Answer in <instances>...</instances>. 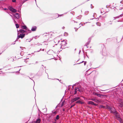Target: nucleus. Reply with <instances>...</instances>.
Masks as SVG:
<instances>
[{
	"label": "nucleus",
	"mask_w": 123,
	"mask_h": 123,
	"mask_svg": "<svg viewBox=\"0 0 123 123\" xmlns=\"http://www.w3.org/2000/svg\"><path fill=\"white\" fill-rule=\"evenodd\" d=\"M61 43L60 44L61 46L60 47L62 49L64 48V46H65L67 44L66 41L65 40L61 41Z\"/></svg>",
	"instance_id": "nucleus-1"
},
{
	"label": "nucleus",
	"mask_w": 123,
	"mask_h": 123,
	"mask_svg": "<svg viewBox=\"0 0 123 123\" xmlns=\"http://www.w3.org/2000/svg\"><path fill=\"white\" fill-rule=\"evenodd\" d=\"M9 8L10 10L12 12L15 13L17 12V10L13 8L11 6H9Z\"/></svg>",
	"instance_id": "nucleus-2"
},
{
	"label": "nucleus",
	"mask_w": 123,
	"mask_h": 123,
	"mask_svg": "<svg viewBox=\"0 0 123 123\" xmlns=\"http://www.w3.org/2000/svg\"><path fill=\"white\" fill-rule=\"evenodd\" d=\"M110 111L111 113H113L114 115H116L117 114V112L116 111L114 108L113 109L112 108L111 111Z\"/></svg>",
	"instance_id": "nucleus-3"
},
{
	"label": "nucleus",
	"mask_w": 123,
	"mask_h": 123,
	"mask_svg": "<svg viewBox=\"0 0 123 123\" xmlns=\"http://www.w3.org/2000/svg\"><path fill=\"white\" fill-rule=\"evenodd\" d=\"M75 98L72 99V100H71V101L72 102H74L76 101H77L80 99V97H76L75 96H74Z\"/></svg>",
	"instance_id": "nucleus-4"
},
{
	"label": "nucleus",
	"mask_w": 123,
	"mask_h": 123,
	"mask_svg": "<svg viewBox=\"0 0 123 123\" xmlns=\"http://www.w3.org/2000/svg\"><path fill=\"white\" fill-rule=\"evenodd\" d=\"M87 104L89 105L91 104L95 106H97V104H95L92 101H88Z\"/></svg>",
	"instance_id": "nucleus-5"
},
{
	"label": "nucleus",
	"mask_w": 123,
	"mask_h": 123,
	"mask_svg": "<svg viewBox=\"0 0 123 123\" xmlns=\"http://www.w3.org/2000/svg\"><path fill=\"white\" fill-rule=\"evenodd\" d=\"M25 35L24 34H20L18 36L17 38V39H18L19 38H23L24 37Z\"/></svg>",
	"instance_id": "nucleus-6"
},
{
	"label": "nucleus",
	"mask_w": 123,
	"mask_h": 123,
	"mask_svg": "<svg viewBox=\"0 0 123 123\" xmlns=\"http://www.w3.org/2000/svg\"><path fill=\"white\" fill-rule=\"evenodd\" d=\"M53 37V36L52 35V34H51V33H49V35H48V37L47 38L48 39H47V40L48 41L49 40V39H51V38H52Z\"/></svg>",
	"instance_id": "nucleus-7"
},
{
	"label": "nucleus",
	"mask_w": 123,
	"mask_h": 123,
	"mask_svg": "<svg viewBox=\"0 0 123 123\" xmlns=\"http://www.w3.org/2000/svg\"><path fill=\"white\" fill-rule=\"evenodd\" d=\"M22 28L24 29H25L27 31H28L29 33H30L31 32V30H28V29L25 26H22Z\"/></svg>",
	"instance_id": "nucleus-8"
},
{
	"label": "nucleus",
	"mask_w": 123,
	"mask_h": 123,
	"mask_svg": "<svg viewBox=\"0 0 123 123\" xmlns=\"http://www.w3.org/2000/svg\"><path fill=\"white\" fill-rule=\"evenodd\" d=\"M54 42L56 43H58L60 42V41L58 39V38H55L54 40Z\"/></svg>",
	"instance_id": "nucleus-9"
},
{
	"label": "nucleus",
	"mask_w": 123,
	"mask_h": 123,
	"mask_svg": "<svg viewBox=\"0 0 123 123\" xmlns=\"http://www.w3.org/2000/svg\"><path fill=\"white\" fill-rule=\"evenodd\" d=\"M14 16L17 19H18L19 18V14L18 13H15L14 14Z\"/></svg>",
	"instance_id": "nucleus-10"
},
{
	"label": "nucleus",
	"mask_w": 123,
	"mask_h": 123,
	"mask_svg": "<svg viewBox=\"0 0 123 123\" xmlns=\"http://www.w3.org/2000/svg\"><path fill=\"white\" fill-rule=\"evenodd\" d=\"M80 90L79 88L78 87H76L75 89V92L74 94H75L77 93V91H79Z\"/></svg>",
	"instance_id": "nucleus-11"
},
{
	"label": "nucleus",
	"mask_w": 123,
	"mask_h": 123,
	"mask_svg": "<svg viewBox=\"0 0 123 123\" xmlns=\"http://www.w3.org/2000/svg\"><path fill=\"white\" fill-rule=\"evenodd\" d=\"M49 33H44L43 34V35L44 37H48V35H49Z\"/></svg>",
	"instance_id": "nucleus-12"
},
{
	"label": "nucleus",
	"mask_w": 123,
	"mask_h": 123,
	"mask_svg": "<svg viewBox=\"0 0 123 123\" xmlns=\"http://www.w3.org/2000/svg\"><path fill=\"white\" fill-rule=\"evenodd\" d=\"M36 29V27L35 26L32 27L31 29V31H35Z\"/></svg>",
	"instance_id": "nucleus-13"
},
{
	"label": "nucleus",
	"mask_w": 123,
	"mask_h": 123,
	"mask_svg": "<svg viewBox=\"0 0 123 123\" xmlns=\"http://www.w3.org/2000/svg\"><path fill=\"white\" fill-rule=\"evenodd\" d=\"M123 14V13L122 14L120 15V16H117L115 17H114V19L115 20L116 18H119L120 17H122V15Z\"/></svg>",
	"instance_id": "nucleus-14"
},
{
	"label": "nucleus",
	"mask_w": 123,
	"mask_h": 123,
	"mask_svg": "<svg viewBox=\"0 0 123 123\" xmlns=\"http://www.w3.org/2000/svg\"><path fill=\"white\" fill-rule=\"evenodd\" d=\"M40 119L38 118L37 119L35 122V123H40Z\"/></svg>",
	"instance_id": "nucleus-15"
},
{
	"label": "nucleus",
	"mask_w": 123,
	"mask_h": 123,
	"mask_svg": "<svg viewBox=\"0 0 123 123\" xmlns=\"http://www.w3.org/2000/svg\"><path fill=\"white\" fill-rule=\"evenodd\" d=\"M64 102L65 101H63L61 105H58L60 107H61L62 106H63V105H64Z\"/></svg>",
	"instance_id": "nucleus-16"
},
{
	"label": "nucleus",
	"mask_w": 123,
	"mask_h": 123,
	"mask_svg": "<svg viewBox=\"0 0 123 123\" xmlns=\"http://www.w3.org/2000/svg\"><path fill=\"white\" fill-rule=\"evenodd\" d=\"M119 105V106L121 107H123V102L122 103H118Z\"/></svg>",
	"instance_id": "nucleus-17"
},
{
	"label": "nucleus",
	"mask_w": 123,
	"mask_h": 123,
	"mask_svg": "<svg viewBox=\"0 0 123 123\" xmlns=\"http://www.w3.org/2000/svg\"><path fill=\"white\" fill-rule=\"evenodd\" d=\"M76 103H79L81 104H83V102H81L80 100H78L76 102Z\"/></svg>",
	"instance_id": "nucleus-18"
},
{
	"label": "nucleus",
	"mask_w": 123,
	"mask_h": 123,
	"mask_svg": "<svg viewBox=\"0 0 123 123\" xmlns=\"http://www.w3.org/2000/svg\"><path fill=\"white\" fill-rule=\"evenodd\" d=\"M118 103H122L123 102V100L121 99H119L118 100Z\"/></svg>",
	"instance_id": "nucleus-19"
},
{
	"label": "nucleus",
	"mask_w": 123,
	"mask_h": 123,
	"mask_svg": "<svg viewBox=\"0 0 123 123\" xmlns=\"http://www.w3.org/2000/svg\"><path fill=\"white\" fill-rule=\"evenodd\" d=\"M99 108H105V107L103 105H101L99 106Z\"/></svg>",
	"instance_id": "nucleus-20"
},
{
	"label": "nucleus",
	"mask_w": 123,
	"mask_h": 123,
	"mask_svg": "<svg viewBox=\"0 0 123 123\" xmlns=\"http://www.w3.org/2000/svg\"><path fill=\"white\" fill-rule=\"evenodd\" d=\"M112 108L111 107L109 106H107V108L109 110V111H111L112 109Z\"/></svg>",
	"instance_id": "nucleus-21"
},
{
	"label": "nucleus",
	"mask_w": 123,
	"mask_h": 123,
	"mask_svg": "<svg viewBox=\"0 0 123 123\" xmlns=\"http://www.w3.org/2000/svg\"><path fill=\"white\" fill-rule=\"evenodd\" d=\"M116 117L117 118V119H118L119 118L121 120V118H120V117L118 115V113H117V114L116 115H115Z\"/></svg>",
	"instance_id": "nucleus-22"
},
{
	"label": "nucleus",
	"mask_w": 123,
	"mask_h": 123,
	"mask_svg": "<svg viewBox=\"0 0 123 123\" xmlns=\"http://www.w3.org/2000/svg\"><path fill=\"white\" fill-rule=\"evenodd\" d=\"M59 115H57L55 117L56 119L55 120V121H56V120H58L59 118Z\"/></svg>",
	"instance_id": "nucleus-23"
},
{
	"label": "nucleus",
	"mask_w": 123,
	"mask_h": 123,
	"mask_svg": "<svg viewBox=\"0 0 123 123\" xmlns=\"http://www.w3.org/2000/svg\"><path fill=\"white\" fill-rule=\"evenodd\" d=\"M104 95L102 94H99V97L101 98H103V97Z\"/></svg>",
	"instance_id": "nucleus-24"
},
{
	"label": "nucleus",
	"mask_w": 123,
	"mask_h": 123,
	"mask_svg": "<svg viewBox=\"0 0 123 123\" xmlns=\"http://www.w3.org/2000/svg\"><path fill=\"white\" fill-rule=\"evenodd\" d=\"M96 24L98 26H100L101 25V24L99 22H97Z\"/></svg>",
	"instance_id": "nucleus-25"
},
{
	"label": "nucleus",
	"mask_w": 123,
	"mask_h": 123,
	"mask_svg": "<svg viewBox=\"0 0 123 123\" xmlns=\"http://www.w3.org/2000/svg\"><path fill=\"white\" fill-rule=\"evenodd\" d=\"M20 32L22 33L25 32V31L22 30H20Z\"/></svg>",
	"instance_id": "nucleus-26"
},
{
	"label": "nucleus",
	"mask_w": 123,
	"mask_h": 123,
	"mask_svg": "<svg viewBox=\"0 0 123 123\" xmlns=\"http://www.w3.org/2000/svg\"><path fill=\"white\" fill-rule=\"evenodd\" d=\"M41 49H40V50H38V51H35L34 52H39V51H40L41 50ZM44 49H43L42 50V51H44Z\"/></svg>",
	"instance_id": "nucleus-27"
},
{
	"label": "nucleus",
	"mask_w": 123,
	"mask_h": 123,
	"mask_svg": "<svg viewBox=\"0 0 123 123\" xmlns=\"http://www.w3.org/2000/svg\"><path fill=\"white\" fill-rule=\"evenodd\" d=\"M95 102L97 103H98L100 102V101L98 99H96Z\"/></svg>",
	"instance_id": "nucleus-28"
},
{
	"label": "nucleus",
	"mask_w": 123,
	"mask_h": 123,
	"mask_svg": "<svg viewBox=\"0 0 123 123\" xmlns=\"http://www.w3.org/2000/svg\"><path fill=\"white\" fill-rule=\"evenodd\" d=\"M68 35V34L67 32H65L64 34V35L65 36H66Z\"/></svg>",
	"instance_id": "nucleus-29"
},
{
	"label": "nucleus",
	"mask_w": 123,
	"mask_h": 123,
	"mask_svg": "<svg viewBox=\"0 0 123 123\" xmlns=\"http://www.w3.org/2000/svg\"><path fill=\"white\" fill-rule=\"evenodd\" d=\"M81 16H80L79 17H77V18L78 19H80L81 18Z\"/></svg>",
	"instance_id": "nucleus-30"
},
{
	"label": "nucleus",
	"mask_w": 123,
	"mask_h": 123,
	"mask_svg": "<svg viewBox=\"0 0 123 123\" xmlns=\"http://www.w3.org/2000/svg\"><path fill=\"white\" fill-rule=\"evenodd\" d=\"M88 11H86L85 12V13L86 15H87V14L88 13Z\"/></svg>",
	"instance_id": "nucleus-31"
},
{
	"label": "nucleus",
	"mask_w": 123,
	"mask_h": 123,
	"mask_svg": "<svg viewBox=\"0 0 123 123\" xmlns=\"http://www.w3.org/2000/svg\"><path fill=\"white\" fill-rule=\"evenodd\" d=\"M16 26L17 28H18L19 27V25H18L17 24H16Z\"/></svg>",
	"instance_id": "nucleus-32"
},
{
	"label": "nucleus",
	"mask_w": 123,
	"mask_h": 123,
	"mask_svg": "<svg viewBox=\"0 0 123 123\" xmlns=\"http://www.w3.org/2000/svg\"><path fill=\"white\" fill-rule=\"evenodd\" d=\"M92 94L94 95H97V93H96V92H93L92 93Z\"/></svg>",
	"instance_id": "nucleus-33"
},
{
	"label": "nucleus",
	"mask_w": 123,
	"mask_h": 123,
	"mask_svg": "<svg viewBox=\"0 0 123 123\" xmlns=\"http://www.w3.org/2000/svg\"><path fill=\"white\" fill-rule=\"evenodd\" d=\"M27 1V0H23V1L22 2V4H23L25 2Z\"/></svg>",
	"instance_id": "nucleus-34"
},
{
	"label": "nucleus",
	"mask_w": 123,
	"mask_h": 123,
	"mask_svg": "<svg viewBox=\"0 0 123 123\" xmlns=\"http://www.w3.org/2000/svg\"><path fill=\"white\" fill-rule=\"evenodd\" d=\"M55 15L56 17V18H58L59 17V15L57 14H55Z\"/></svg>",
	"instance_id": "nucleus-35"
},
{
	"label": "nucleus",
	"mask_w": 123,
	"mask_h": 123,
	"mask_svg": "<svg viewBox=\"0 0 123 123\" xmlns=\"http://www.w3.org/2000/svg\"><path fill=\"white\" fill-rule=\"evenodd\" d=\"M90 42H88L87 43H86V46H87V45H88L89 44V43H90Z\"/></svg>",
	"instance_id": "nucleus-36"
},
{
	"label": "nucleus",
	"mask_w": 123,
	"mask_h": 123,
	"mask_svg": "<svg viewBox=\"0 0 123 123\" xmlns=\"http://www.w3.org/2000/svg\"><path fill=\"white\" fill-rule=\"evenodd\" d=\"M93 99H94V98H91V99H89V100L93 101Z\"/></svg>",
	"instance_id": "nucleus-37"
},
{
	"label": "nucleus",
	"mask_w": 123,
	"mask_h": 123,
	"mask_svg": "<svg viewBox=\"0 0 123 123\" xmlns=\"http://www.w3.org/2000/svg\"><path fill=\"white\" fill-rule=\"evenodd\" d=\"M75 105H72L70 107V108H72Z\"/></svg>",
	"instance_id": "nucleus-38"
},
{
	"label": "nucleus",
	"mask_w": 123,
	"mask_h": 123,
	"mask_svg": "<svg viewBox=\"0 0 123 123\" xmlns=\"http://www.w3.org/2000/svg\"><path fill=\"white\" fill-rule=\"evenodd\" d=\"M16 0H12V1L13 2H15Z\"/></svg>",
	"instance_id": "nucleus-39"
},
{
	"label": "nucleus",
	"mask_w": 123,
	"mask_h": 123,
	"mask_svg": "<svg viewBox=\"0 0 123 123\" xmlns=\"http://www.w3.org/2000/svg\"><path fill=\"white\" fill-rule=\"evenodd\" d=\"M91 8L92 9V8H93V7L92 6V4H91Z\"/></svg>",
	"instance_id": "nucleus-40"
},
{
	"label": "nucleus",
	"mask_w": 123,
	"mask_h": 123,
	"mask_svg": "<svg viewBox=\"0 0 123 123\" xmlns=\"http://www.w3.org/2000/svg\"><path fill=\"white\" fill-rule=\"evenodd\" d=\"M109 23L110 24H112V23L110 21V22H109Z\"/></svg>",
	"instance_id": "nucleus-41"
},
{
	"label": "nucleus",
	"mask_w": 123,
	"mask_h": 123,
	"mask_svg": "<svg viewBox=\"0 0 123 123\" xmlns=\"http://www.w3.org/2000/svg\"><path fill=\"white\" fill-rule=\"evenodd\" d=\"M99 94H98V93H97L96 95V96H97L98 97H99Z\"/></svg>",
	"instance_id": "nucleus-42"
},
{
	"label": "nucleus",
	"mask_w": 123,
	"mask_h": 123,
	"mask_svg": "<svg viewBox=\"0 0 123 123\" xmlns=\"http://www.w3.org/2000/svg\"><path fill=\"white\" fill-rule=\"evenodd\" d=\"M27 40H28V39H27V40H26V41H27V42H30L31 41V40H30L28 41H27Z\"/></svg>",
	"instance_id": "nucleus-43"
},
{
	"label": "nucleus",
	"mask_w": 123,
	"mask_h": 123,
	"mask_svg": "<svg viewBox=\"0 0 123 123\" xmlns=\"http://www.w3.org/2000/svg\"><path fill=\"white\" fill-rule=\"evenodd\" d=\"M96 99L94 98V99H93V101H94V102H95V101H96Z\"/></svg>",
	"instance_id": "nucleus-44"
},
{
	"label": "nucleus",
	"mask_w": 123,
	"mask_h": 123,
	"mask_svg": "<svg viewBox=\"0 0 123 123\" xmlns=\"http://www.w3.org/2000/svg\"><path fill=\"white\" fill-rule=\"evenodd\" d=\"M86 62H84V64L85 65H86Z\"/></svg>",
	"instance_id": "nucleus-45"
},
{
	"label": "nucleus",
	"mask_w": 123,
	"mask_h": 123,
	"mask_svg": "<svg viewBox=\"0 0 123 123\" xmlns=\"http://www.w3.org/2000/svg\"><path fill=\"white\" fill-rule=\"evenodd\" d=\"M74 29H75V31H77V30L78 29H77L76 30V28H75Z\"/></svg>",
	"instance_id": "nucleus-46"
},
{
	"label": "nucleus",
	"mask_w": 123,
	"mask_h": 123,
	"mask_svg": "<svg viewBox=\"0 0 123 123\" xmlns=\"http://www.w3.org/2000/svg\"><path fill=\"white\" fill-rule=\"evenodd\" d=\"M10 14V15L12 17V18H13V17H12V15H10V14Z\"/></svg>",
	"instance_id": "nucleus-47"
},
{
	"label": "nucleus",
	"mask_w": 123,
	"mask_h": 123,
	"mask_svg": "<svg viewBox=\"0 0 123 123\" xmlns=\"http://www.w3.org/2000/svg\"><path fill=\"white\" fill-rule=\"evenodd\" d=\"M18 11L19 12H20V11L19 10H18Z\"/></svg>",
	"instance_id": "nucleus-48"
},
{
	"label": "nucleus",
	"mask_w": 123,
	"mask_h": 123,
	"mask_svg": "<svg viewBox=\"0 0 123 123\" xmlns=\"http://www.w3.org/2000/svg\"><path fill=\"white\" fill-rule=\"evenodd\" d=\"M80 24L81 25H82V26H83V24H82L81 23H80L79 24L80 25Z\"/></svg>",
	"instance_id": "nucleus-49"
},
{
	"label": "nucleus",
	"mask_w": 123,
	"mask_h": 123,
	"mask_svg": "<svg viewBox=\"0 0 123 123\" xmlns=\"http://www.w3.org/2000/svg\"><path fill=\"white\" fill-rule=\"evenodd\" d=\"M65 28V27H63L62 28L63 29H64Z\"/></svg>",
	"instance_id": "nucleus-50"
},
{
	"label": "nucleus",
	"mask_w": 123,
	"mask_h": 123,
	"mask_svg": "<svg viewBox=\"0 0 123 123\" xmlns=\"http://www.w3.org/2000/svg\"><path fill=\"white\" fill-rule=\"evenodd\" d=\"M26 63H27L28 64H29V65L31 64V63H27V62H26Z\"/></svg>",
	"instance_id": "nucleus-51"
},
{
	"label": "nucleus",
	"mask_w": 123,
	"mask_h": 123,
	"mask_svg": "<svg viewBox=\"0 0 123 123\" xmlns=\"http://www.w3.org/2000/svg\"><path fill=\"white\" fill-rule=\"evenodd\" d=\"M81 50H79V54H80V53L81 52Z\"/></svg>",
	"instance_id": "nucleus-52"
},
{
	"label": "nucleus",
	"mask_w": 123,
	"mask_h": 123,
	"mask_svg": "<svg viewBox=\"0 0 123 123\" xmlns=\"http://www.w3.org/2000/svg\"><path fill=\"white\" fill-rule=\"evenodd\" d=\"M14 20V23H15L16 22V21H15V20Z\"/></svg>",
	"instance_id": "nucleus-53"
},
{
	"label": "nucleus",
	"mask_w": 123,
	"mask_h": 123,
	"mask_svg": "<svg viewBox=\"0 0 123 123\" xmlns=\"http://www.w3.org/2000/svg\"><path fill=\"white\" fill-rule=\"evenodd\" d=\"M84 62V61H82V62H81L80 63H79L78 64H80V63H82V62Z\"/></svg>",
	"instance_id": "nucleus-54"
},
{
	"label": "nucleus",
	"mask_w": 123,
	"mask_h": 123,
	"mask_svg": "<svg viewBox=\"0 0 123 123\" xmlns=\"http://www.w3.org/2000/svg\"><path fill=\"white\" fill-rule=\"evenodd\" d=\"M63 111H65V110L64 109H63Z\"/></svg>",
	"instance_id": "nucleus-55"
},
{
	"label": "nucleus",
	"mask_w": 123,
	"mask_h": 123,
	"mask_svg": "<svg viewBox=\"0 0 123 123\" xmlns=\"http://www.w3.org/2000/svg\"><path fill=\"white\" fill-rule=\"evenodd\" d=\"M4 9V10H6V8H5Z\"/></svg>",
	"instance_id": "nucleus-56"
},
{
	"label": "nucleus",
	"mask_w": 123,
	"mask_h": 123,
	"mask_svg": "<svg viewBox=\"0 0 123 123\" xmlns=\"http://www.w3.org/2000/svg\"><path fill=\"white\" fill-rule=\"evenodd\" d=\"M122 8H122L121 9H119V10H121V9H122Z\"/></svg>",
	"instance_id": "nucleus-57"
},
{
	"label": "nucleus",
	"mask_w": 123,
	"mask_h": 123,
	"mask_svg": "<svg viewBox=\"0 0 123 123\" xmlns=\"http://www.w3.org/2000/svg\"><path fill=\"white\" fill-rule=\"evenodd\" d=\"M53 123H56V122H53Z\"/></svg>",
	"instance_id": "nucleus-58"
},
{
	"label": "nucleus",
	"mask_w": 123,
	"mask_h": 123,
	"mask_svg": "<svg viewBox=\"0 0 123 123\" xmlns=\"http://www.w3.org/2000/svg\"><path fill=\"white\" fill-rule=\"evenodd\" d=\"M114 10H115V11H116L117 9H114Z\"/></svg>",
	"instance_id": "nucleus-59"
},
{
	"label": "nucleus",
	"mask_w": 123,
	"mask_h": 123,
	"mask_svg": "<svg viewBox=\"0 0 123 123\" xmlns=\"http://www.w3.org/2000/svg\"><path fill=\"white\" fill-rule=\"evenodd\" d=\"M95 13H94V14H93V16H94V15H95Z\"/></svg>",
	"instance_id": "nucleus-60"
},
{
	"label": "nucleus",
	"mask_w": 123,
	"mask_h": 123,
	"mask_svg": "<svg viewBox=\"0 0 123 123\" xmlns=\"http://www.w3.org/2000/svg\"><path fill=\"white\" fill-rule=\"evenodd\" d=\"M38 63V62H36V63Z\"/></svg>",
	"instance_id": "nucleus-61"
},
{
	"label": "nucleus",
	"mask_w": 123,
	"mask_h": 123,
	"mask_svg": "<svg viewBox=\"0 0 123 123\" xmlns=\"http://www.w3.org/2000/svg\"><path fill=\"white\" fill-rule=\"evenodd\" d=\"M22 4H21V5H20V7H21V6H22Z\"/></svg>",
	"instance_id": "nucleus-62"
},
{
	"label": "nucleus",
	"mask_w": 123,
	"mask_h": 123,
	"mask_svg": "<svg viewBox=\"0 0 123 123\" xmlns=\"http://www.w3.org/2000/svg\"><path fill=\"white\" fill-rule=\"evenodd\" d=\"M15 44V43H13V44Z\"/></svg>",
	"instance_id": "nucleus-63"
},
{
	"label": "nucleus",
	"mask_w": 123,
	"mask_h": 123,
	"mask_svg": "<svg viewBox=\"0 0 123 123\" xmlns=\"http://www.w3.org/2000/svg\"><path fill=\"white\" fill-rule=\"evenodd\" d=\"M101 13H102V12L101 11Z\"/></svg>",
	"instance_id": "nucleus-64"
}]
</instances>
